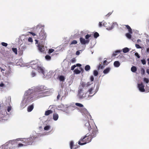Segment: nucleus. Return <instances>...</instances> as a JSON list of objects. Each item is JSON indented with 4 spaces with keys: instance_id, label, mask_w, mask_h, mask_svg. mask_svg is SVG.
Wrapping results in <instances>:
<instances>
[{
    "instance_id": "obj_6",
    "label": "nucleus",
    "mask_w": 149,
    "mask_h": 149,
    "mask_svg": "<svg viewBox=\"0 0 149 149\" xmlns=\"http://www.w3.org/2000/svg\"><path fill=\"white\" fill-rule=\"evenodd\" d=\"M36 66L37 67H34V66H31V67L35 69H37V70H38L39 72H40L42 74H44L45 72L43 68L40 66L39 65H37Z\"/></svg>"
},
{
    "instance_id": "obj_27",
    "label": "nucleus",
    "mask_w": 149,
    "mask_h": 149,
    "mask_svg": "<svg viewBox=\"0 0 149 149\" xmlns=\"http://www.w3.org/2000/svg\"><path fill=\"white\" fill-rule=\"evenodd\" d=\"M93 36L94 38H97L99 36V34L98 33L96 32L94 33Z\"/></svg>"
},
{
    "instance_id": "obj_31",
    "label": "nucleus",
    "mask_w": 149,
    "mask_h": 149,
    "mask_svg": "<svg viewBox=\"0 0 149 149\" xmlns=\"http://www.w3.org/2000/svg\"><path fill=\"white\" fill-rule=\"evenodd\" d=\"M50 127L49 125H47L45 126L44 128L45 130H48L49 129Z\"/></svg>"
},
{
    "instance_id": "obj_46",
    "label": "nucleus",
    "mask_w": 149,
    "mask_h": 149,
    "mask_svg": "<svg viewBox=\"0 0 149 149\" xmlns=\"http://www.w3.org/2000/svg\"><path fill=\"white\" fill-rule=\"evenodd\" d=\"M31 75L32 77H34L35 76L36 73L32 71L31 74Z\"/></svg>"
},
{
    "instance_id": "obj_58",
    "label": "nucleus",
    "mask_w": 149,
    "mask_h": 149,
    "mask_svg": "<svg viewBox=\"0 0 149 149\" xmlns=\"http://www.w3.org/2000/svg\"><path fill=\"white\" fill-rule=\"evenodd\" d=\"M76 55H79V54H80V52L79 51H77V52H76Z\"/></svg>"
},
{
    "instance_id": "obj_39",
    "label": "nucleus",
    "mask_w": 149,
    "mask_h": 149,
    "mask_svg": "<svg viewBox=\"0 0 149 149\" xmlns=\"http://www.w3.org/2000/svg\"><path fill=\"white\" fill-rule=\"evenodd\" d=\"M54 51V49H49L48 53L49 54H50L51 53H52Z\"/></svg>"
},
{
    "instance_id": "obj_15",
    "label": "nucleus",
    "mask_w": 149,
    "mask_h": 149,
    "mask_svg": "<svg viewBox=\"0 0 149 149\" xmlns=\"http://www.w3.org/2000/svg\"><path fill=\"white\" fill-rule=\"evenodd\" d=\"M111 68H110L108 67L106 69L104 70L103 71V73L104 74H107L109 73L110 70Z\"/></svg>"
},
{
    "instance_id": "obj_23",
    "label": "nucleus",
    "mask_w": 149,
    "mask_h": 149,
    "mask_svg": "<svg viewBox=\"0 0 149 149\" xmlns=\"http://www.w3.org/2000/svg\"><path fill=\"white\" fill-rule=\"evenodd\" d=\"M130 33H127L126 34V36L129 39H131L132 38V35Z\"/></svg>"
},
{
    "instance_id": "obj_44",
    "label": "nucleus",
    "mask_w": 149,
    "mask_h": 149,
    "mask_svg": "<svg viewBox=\"0 0 149 149\" xmlns=\"http://www.w3.org/2000/svg\"><path fill=\"white\" fill-rule=\"evenodd\" d=\"M76 66L75 65H72L71 67V70H73L74 68L76 67Z\"/></svg>"
},
{
    "instance_id": "obj_38",
    "label": "nucleus",
    "mask_w": 149,
    "mask_h": 149,
    "mask_svg": "<svg viewBox=\"0 0 149 149\" xmlns=\"http://www.w3.org/2000/svg\"><path fill=\"white\" fill-rule=\"evenodd\" d=\"M141 62H142V63L143 65H145L146 64V62L145 59H142L141 60Z\"/></svg>"
},
{
    "instance_id": "obj_21",
    "label": "nucleus",
    "mask_w": 149,
    "mask_h": 149,
    "mask_svg": "<svg viewBox=\"0 0 149 149\" xmlns=\"http://www.w3.org/2000/svg\"><path fill=\"white\" fill-rule=\"evenodd\" d=\"M129 51V49L127 47H125L123 49V52L124 53H126Z\"/></svg>"
},
{
    "instance_id": "obj_64",
    "label": "nucleus",
    "mask_w": 149,
    "mask_h": 149,
    "mask_svg": "<svg viewBox=\"0 0 149 149\" xmlns=\"http://www.w3.org/2000/svg\"><path fill=\"white\" fill-rule=\"evenodd\" d=\"M146 51L147 52L149 53V48H148L147 49Z\"/></svg>"
},
{
    "instance_id": "obj_8",
    "label": "nucleus",
    "mask_w": 149,
    "mask_h": 149,
    "mask_svg": "<svg viewBox=\"0 0 149 149\" xmlns=\"http://www.w3.org/2000/svg\"><path fill=\"white\" fill-rule=\"evenodd\" d=\"M79 40L81 43L82 45H85L86 44H88L90 42L89 40H86L82 37H80L79 38Z\"/></svg>"
},
{
    "instance_id": "obj_7",
    "label": "nucleus",
    "mask_w": 149,
    "mask_h": 149,
    "mask_svg": "<svg viewBox=\"0 0 149 149\" xmlns=\"http://www.w3.org/2000/svg\"><path fill=\"white\" fill-rule=\"evenodd\" d=\"M138 87L139 90L141 92H144L145 90L144 88L145 86L142 83L138 84Z\"/></svg>"
},
{
    "instance_id": "obj_26",
    "label": "nucleus",
    "mask_w": 149,
    "mask_h": 149,
    "mask_svg": "<svg viewBox=\"0 0 149 149\" xmlns=\"http://www.w3.org/2000/svg\"><path fill=\"white\" fill-rule=\"evenodd\" d=\"M93 88H91L88 90V92L89 93V95H91L93 94Z\"/></svg>"
},
{
    "instance_id": "obj_52",
    "label": "nucleus",
    "mask_w": 149,
    "mask_h": 149,
    "mask_svg": "<svg viewBox=\"0 0 149 149\" xmlns=\"http://www.w3.org/2000/svg\"><path fill=\"white\" fill-rule=\"evenodd\" d=\"M60 97V95L59 93L57 97V100H58L59 99Z\"/></svg>"
},
{
    "instance_id": "obj_62",
    "label": "nucleus",
    "mask_w": 149,
    "mask_h": 149,
    "mask_svg": "<svg viewBox=\"0 0 149 149\" xmlns=\"http://www.w3.org/2000/svg\"><path fill=\"white\" fill-rule=\"evenodd\" d=\"M147 73L149 74V69H147L146 70Z\"/></svg>"
},
{
    "instance_id": "obj_19",
    "label": "nucleus",
    "mask_w": 149,
    "mask_h": 149,
    "mask_svg": "<svg viewBox=\"0 0 149 149\" xmlns=\"http://www.w3.org/2000/svg\"><path fill=\"white\" fill-rule=\"evenodd\" d=\"M131 70L132 72H134L137 70V68L134 66H132L131 68Z\"/></svg>"
},
{
    "instance_id": "obj_43",
    "label": "nucleus",
    "mask_w": 149,
    "mask_h": 149,
    "mask_svg": "<svg viewBox=\"0 0 149 149\" xmlns=\"http://www.w3.org/2000/svg\"><path fill=\"white\" fill-rule=\"evenodd\" d=\"M120 51L119 50H117L115 52V53H113V55L114 56H116L117 55V54L116 53H120Z\"/></svg>"
},
{
    "instance_id": "obj_1",
    "label": "nucleus",
    "mask_w": 149,
    "mask_h": 149,
    "mask_svg": "<svg viewBox=\"0 0 149 149\" xmlns=\"http://www.w3.org/2000/svg\"><path fill=\"white\" fill-rule=\"evenodd\" d=\"M85 126L87 128L89 131L90 134L89 137L92 139L96 136L97 134L98 133L97 127L94 123L90 125L88 121H85L84 122Z\"/></svg>"
},
{
    "instance_id": "obj_63",
    "label": "nucleus",
    "mask_w": 149,
    "mask_h": 149,
    "mask_svg": "<svg viewBox=\"0 0 149 149\" xmlns=\"http://www.w3.org/2000/svg\"><path fill=\"white\" fill-rule=\"evenodd\" d=\"M111 13H108L107 14V15H106V16H107V17H108V16H109V15H111Z\"/></svg>"
},
{
    "instance_id": "obj_50",
    "label": "nucleus",
    "mask_w": 149,
    "mask_h": 149,
    "mask_svg": "<svg viewBox=\"0 0 149 149\" xmlns=\"http://www.w3.org/2000/svg\"><path fill=\"white\" fill-rule=\"evenodd\" d=\"M29 33H30L31 34H32V36H35L36 35V34H35L34 33H33V32H29Z\"/></svg>"
},
{
    "instance_id": "obj_25",
    "label": "nucleus",
    "mask_w": 149,
    "mask_h": 149,
    "mask_svg": "<svg viewBox=\"0 0 149 149\" xmlns=\"http://www.w3.org/2000/svg\"><path fill=\"white\" fill-rule=\"evenodd\" d=\"M93 74L94 76H96L98 75V72L97 70H95L93 71Z\"/></svg>"
},
{
    "instance_id": "obj_40",
    "label": "nucleus",
    "mask_w": 149,
    "mask_h": 149,
    "mask_svg": "<svg viewBox=\"0 0 149 149\" xmlns=\"http://www.w3.org/2000/svg\"><path fill=\"white\" fill-rule=\"evenodd\" d=\"M94 78L93 76H91L90 78V80L91 82L93 81H94Z\"/></svg>"
},
{
    "instance_id": "obj_12",
    "label": "nucleus",
    "mask_w": 149,
    "mask_h": 149,
    "mask_svg": "<svg viewBox=\"0 0 149 149\" xmlns=\"http://www.w3.org/2000/svg\"><path fill=\"white\" fill-rule=\"evenodd\" d=\"M33 104L32 105L29 106L27 108V111L29 112L31 111L33 109Z\"/></svg>"
},
{
    "instance_id": "obj_18",
    "label": "nucleus",
    "mask_w": 149,
    "mask_h": 149,
    "mask_svg": "<svg viewBox=\"0 0 149 149\" xmlns=\"http://www.w3.org/2000/svg\"><path fill=\"white\" fill-rule=\"evenodd\" d=\"M59 79L61 81H63L65 80V77L64 76L61 75L59 77Z\"/></svg>"
},
{
    "instance_id": "obj_30",
    "label": "nucleus",
    "mask_w": 149,
    "mask_h": 149,
    "mask_svg": "<svg viewBox=\"0 0 149 149\" xmlns=\"http://www.w3.org/2000/svg\"><path fill=\"white\" fill-rule=\"evenodd\" d=\"M105 23V22H104V23H103V24H102V22H100L99 24V26L100 27H101L103 25L104 26Z\"/></svg>"
},
{
    "instance_id": "obj_56",
    "label": "nucleus",
    "mask_w": 149,
    "mask_h": 149,
    "mask_svg": "<svg viewBox=\"0 0 149 149\" xmlns=\"http://www.w3.org/2000/svg\"><path fill=\"white\" fill-rule=\"evenodd\" d=\"M86 111V109L85 108H84L81 111V112H83L85 111Z\"/></svg>"
},
{
    "instance_id": "obj_55",
    "label": "nucleus",
    "mask_w": 149,
    "mask_h": 149,
    "mask_svg": "<svg viewBox=\"0 0 149 149\" xmlns=\"http://www.w3.org/2000/svg\"><path fill=\"white\" fill-rule=\"evenodd\" d=\"M81 86L83 87H85L86 84H85L84 83H83L82 84Z\"/></svg>"
},
{
    "instance_id": "obj_49",
    "label": "nucleus",
    "mask_w": 149,
    "mask_h": 149,
    "mask_svg": "<svg viewBox=\"0 0 149 149\" xmlns=\"http://www.w3.org/2000/svg\"><path fill=\"white\" fill-rule=\"evenodd\" d=\"M135 55L137 56L138 58H139L140 57V56L137 53H136L135 54Z\"/></svg>"
},
{
    "instance_id": "obj_51",
    "label": "nucleus",
    "mask_w": 149,
    "mask_h": 149,
    "mask_svg": "<svg viewBox=\"0 0 149 149\" xmlns=\"http://www.w3.org/2000/svg\"><path fill=\"white\" fill-rule=\"evenodd\" d=\"M24 145L22 143H19L18 144V147H21L23 146Z\"/></svg>"
},
{
    "instance_id": "obj_16",
    "label": "nucleus",
    "mask_w": 149,
    "mask_h": 149,
    "mask_svg": "<svg viewBox=\"0 0 149 149\" xmlns=\"http://www.w3.org/2000/svg\"><path fill=\"white\" fill-rule=\"evenodd\" d=\"M113 65L115 67H118L120 65V64L118 61H116L114 62Z\"/></svg>"
},
{
    "instance_id": "obj_22",
    "label": "nucleus",
    "mask_w": 149,
    "mask_h": 149,
    "mask_svg": "<svg viewBox=\"0 0 149 149\" xmlns=\"http://www.w3.org/2000/svg\"><path fill=\"white\" fill-rule=\"evenodd\" d=\"M74 73L76 74H79L81 72V71L78 69H76L74 71Z\"/></svg>"
},
{
    "instance_id": "obj_48",
    "label": "nucleus",
    "mask_w": 149,
    "mask_h": 149,
    "mask_svg": "<svg viewBox=\"0 0 149 149\" xmlns=\"http://www.w3.org/2000/svg\"><path fill=\"white\" fill-rule=\"evenodd\" d=\"M11 107H8L7 109L8 111L9 112L11 110Z\"/></svg>"
},
{
    "instance_id": "obj_9",
    "label": "nucleus",
    "mask_w": 149,
    "mask_h": 149,
    "mask_svg": "<svg viewBox=\"0 0 149 149\" xmlns=\"http://www.w3.org/2000/svg\"><path fill=\"white\" fill-rule=\"evenodd\" d=\"M38 49L41 52H44L45 48L44 46L42 44H39L38 45Z\"/></svg>"
},
{
    "instance_id": "obj_60",
    "label": "nucleus",
    "mask_w": 149,
    "mask_h": 149,
    "mask_svg": "<svg viewBox=\"0 0 149 149\" xmlns=\"http://www.w3.org/2000/svg\"><path fill=\"white\" fill-rule=\"evenodd\" d=\"M101 64H100L98 66L97 69L98 70H99L100 68Z\"/></svg>"
},
{
    "instance_id": "obj_42",
    "label": "nucleus",
    "mask_w": 149,
    "mask_h": 149,
    "mask_svg": "<svg viewBox=\"0 0 149 149\" xmlns=\"http://www.w3.org/2000/svg\"><path fill=\"white\" fill-rule=\"evenodd\" d=\"M28 41L29 42H33V39L31 38H29L28 39Z\"/></svg>"
},
{
    "instance_id": "obj_57",
    "label": "nucleus",
    "mask_w": 149,
    "mask_h": 149,
    "mask_svg": "<svg viewBox=\"0 0 149 149\" xmlns=\"http://www.w3.org/2000/svg\"><path fill=\"white\" fill-rule=\"evenodd\" d=\"M4 84L3 83L0 84V86L1 87H3L4 86Z\"/></svg>"
},
{
    "instance_id": "obj_3",
    "label": "nucleus",
    "mask_w": 149,
    "mask_h": 149,
    "mask_svg": "<svg viewBox=\"0 0 149 149\" xmlns=\"http://www.w3.org/2000/svg\"><path fill=\"white\" fill-rule=\"evenodd\" d=\"M78 93L77 96L78 98L79 99H83L84 98L88 96V97H91L93 95L95 94L94 93L93 95H90L87 94V92H84L83 88H79L78 91Z\"/></svg>"
},
{
    "instance_id": "obj_13",
    "label": "nucleus",
    "mask_w": 149,
    "mask_h": 149,
    "mask_svg": "<svg viewBox=\"0 0 149 149\" xmlns=\"http://www.w3.org/2000/svg\"><path fill=\"white\" fill-rule=\"evenodd\" d=\"M125 26L126 27L127 29L128 30V31L129 33H132L133 32L132 31V30L130 26H129L128 25H125Z\"/></svg>"
},
{
    "instance_id": "obj_59",
    "label": "nucleus",
    "mask_w": 149,
    "mask_h": 149,
    "mask_svg": "<svg viewBox=\"0 0 149 149\" xmlns=\"http://www.w3.org/2000/svg\"><path fill=\"white\" fill-rule=\"evenodd\" d=\"M79 69L82 72H83L84 71V69L81 67H80L79 68Z\"/></svg>"
},
{
    "instance_id": "obj_4",
    "label": "nucleus",
    "mask_w": 149,
    "mask_h": 149,
    "mask_svg": "<svg viewBox=\"0 0 149 149\" xmlns=\"http://www.w3.org/2000/svg\"><path fill=\"white\" fill-rule=\"evenodd\" d=\"M38 39L42 40V42L45 40L46 37V34L45 32L44 29L42 28L38 35H37Z\"/></svg>"
},
{
    "instance_id": "obj_28",
    "label": "nucleus",
    "mask_w": 149,
    "mask_h": 149,
    "mask_svg": "<svg viewBox=\"0 0 149 149\" xmlns=\"http://www.w3.org/2000/svg\"><path fill=\"white\" fill-rule=\"evenodd\" d=\"M12 50L15 54H17V49L16 48H12Z\"/></svg>"
},
{
    "instance_id": "obj_10",
    "label": "nucleus",
    "mask_w": 149,
    "mask_h": 149,
    "mask_svg": "<svg viewBox=\"0 0 149 149\" xmlns=\"http://www.w3.org/2000/svg\"><path fill=\"white\" fill-rule=\"evenodd\" d=\"M118 24L117 23L115 22L114 23H113V24L112 25H111V26H106V27H107L106 29L108 30H111L112 29L113 27L114 26H115L116 25H117Z\"/></svg>"
},
{
    "instance_id": "obj_37",
    "label": "nucleus",
    "mask_w": 149,
    "mask_h": 149,
    "mask_svg": "<svg viewBox=\"0 0 149 149\" xmlns=\"http://www.w3.org/2000/svg\"><path fill=\"white\" fill-rule=\"evenodd\" d=\"M91 37V35L89 34H87L85 36V38L86 39V40H88V38L89 37Z\"/></svg>"
},
{
    "instance_id": "obj_45",
    "label": "nucleus",
    "mask_w": 149,
    "mask_h": 149,
    "mask_svg": "<svg viewBox=\"0 0 149 149\" xmlns=\"http://www.w3.org/2000/svg\"><path fill=\"white\" fill-rule=\"evenodd\" d=\"M93 83L92 82H88L87 84V86H89L92 84Z\"/></svg>"
},
{
    "instance_id": "obj_54",
    "label": "nucleus",
    "mask_w": 149,
    "mask_h": 149,
    "mask_svg": "<svg viewBox=\"0 0 149 149\" xmlns=\"http://www.w3.org/2000/svg\"><path fill=\"white\" fill-rule=\"evenodd\" d=\"M149 88H148V89H147L148 87H146V91L147 92H149V87H148Z\"/></svg>"
},
{
    "instance_id": "obj_17",
    "label": "nucleus",
    "mask_w": 149,
    "mask_h": 149,
    "mask_svg": "<svg viewBox=\"0 0 149 149\" xmlns=\"http://www.w3.org/2000/svg\"><path fill=\"white\" fill-rule=\"evenodd\" d=\"M58 117V115L57 113H54L53 114V118L55 120H56Z\"/></svg>"
},
{
    "instance_id": "obj_47",
    "label": "nucleus",
    "mask_w": 149,
    "mask_h": 149,
    "mask_svg": "<svg viewBox=\"0 0 149 149\" xmlns=\"http://www.w3.org/2000/svg\"><path fill=\"white\" fill-rule=\"evenodd\" d=\"M71 61L72 63H74L76 61V60L75 59V58H73L71 60Z\"/></svg>"
},
{
    "instance_id": "obj_32",
    "label": "nucleus",
    "mask_w": 149,
    "mask_h": 149,
    "mask_svg": "<svg viewBox=\"0 0 149 149\" xmlns=\"http://www.w3.org/2000/svg\"><path fill=\"white\" fill-rule=\"evenodd\" d=\"M143 81L144 82H146V83H148L149 82V80L148 79L146 78H143Z\"/></svg>"
},
{
    "instance_id": "obj_41",
    "label": "nucleus",
    "mask_w": 149,
    "mask_h": 149,
    "mask_svg": "<svg viewBox=\"0 0 149 149\" xmlns=\"http://www.w3.org/2000/svg\"><path fill=\"white\" fill-rule=\"evenodd\" d=\"M135 47L137 49L141 48V47L138 44H136L135 45Z\"/></svg>"
},
{
    "instance_id": "obj_2",
    "label": "nucleus",
    "mask_w": 149,
    "mask_h": 149,
    "mask_svg": "<svg viewBox=\"0 0 149 149\" xmlns=\"http://www.w3.org/2000/svg\"><path fill=\"white\" fill-rule=\"evenodd\" d=\"M89 135L90 134H87L84 137L81 138L78 142V144L83 145L90 142L92 140V138H90Z\"/></svg>"
},
{
    "instance_id": "obj_34",
    "label": "nucleus",
    "mask_w": 149,
    "mask_h": 149,
    "mask_svg": "<svg viewBox=\"0 0 149 149\" xmlns=\"http://www.w3.org/2000/svg\"><path fill=\"white\" fill-rule=\"evenodd\" d=\"M31 65H32V66H34V67H37V65H39L38 63H33V62H32L31 63Z\"/></svg>"
},
{
    "instance_id": "obj_14",
    "label": "nucleus",
    "mask_w": 149,
    "mask_h": 149,
    "mask_svg": "<svg viewBox=\"0 0 149 149\" xmlns=\"http://www.w3.org/2000/svg\"><path fill=\"white\" fill-rule=\"evenodd\" d=\"M53 113V111L51 110H49L47 111H46L45 115V116H48L50 114L52 113Z\"/></svg>"
},
{
    "instance_id": "obj_53",
    "label": "nucleus",
    "mask_w": 149,
    "mask_h": 149,
    "mask_svg": "<svg viewBox=\"0 0 149 149\" xmlns=\"http://www.w3.org/2000/svg\"><path fill=\"white\" fill-rule=\"evenodd\" d=\"M104 67V64H103V65H101L100 69H102Z\"/></svg>"
},
{
    "instance_id": "obj_20",
    "label": "nucleus",
    "mask_w": 149,
    "mask_h": 149,
    "mask_svg": "<svg viewBox=\"0 0 149 149\" xmlns=\"http://www.w3.org/2000/svg\"><path fill=\"white\" fill-rule=\"evenodd\" d=\"M90 69V66L89 65H87L85 67V70L86 71L89 70Z\"/></svg>"
},
{
    "instance_id": "obj_36",
    "label": "nucleus",
    "mask_w": 149,
    "mask_h": 149,
    "mask_svg": "<svg viewBox=\"0 0 149 149\" xmlns=\"http://www.w3.org/2000/svg\"><path fill=\"white\" fill-rule=\"evenodd\" d=\"M141 73L142 74H144L145 73V70L143 68L141 69Z\"/></svg>"
},
{
    "instance_id": "obj_5",
    "label": "nucleus",
    "mask_w": 149,
    "mask_h": 149,
    "mask_svg": "<svg viewBox=\"0 0 149 149\" xmlns=\"http://www.w3.org/2000/svg\"><path fill=\"white\" fill-rule=\"evenodd\" d=\"M47 90V88L43 86H37L35 89L36 92H40V93H43L45 91Z\"/></svg>"
},
{
    "instance_id": "obj_35",
    "label": "nucleus",
    "mask_w": 149,
    "mask_h": 149,
    "mask_svg": "<svg viewBox=\"0 0 149 149\" xmlns=\"http://www.w3.org/2000/svg\"><path fill=\"white\" fill-rule=\"evenodd\" d=\"M1 44L3 46L6 47L8 45V44L7 43L4 42H2L1 43Z\"/></svg>"
},
{
    "instance_id": "obj_61",
    "label": "nucleus",
    "mask_w": 149,
    "mask_h": 149,
    "mask_svg": "<svg viewBox=\"0 0 149 149\" xmlns=\"http://www.w3.org/2000/svg\"><path fill=\"white\" fill-rule=\"evenodd\" d=\"M81 65L79 63H78L77 64L76 66H78V67H81Z\"/></svg>"
},
{
    "instance_id": "obj_24",
    "label": "nucleus",
    "mask_w": 149,
    "mask_h": 149,
    "mask_svg": "<svg viewBox=\"0 0 149 149\" xmlns=\"http://www.w3.org/2000/svg\"><path fill=\"white\" fill-rule=\"evenodd\" d=\"M75 105L76 106H77L78 107H84V106L81 103H75Z\"/></svg>"
},
{
    "instance_id": "obj_29",
    "label": "nucleus",
    "mask_w": 149,
    "mask_h": 149,
    "mask_svg": "<svg viewBox=\"0 0 149 149\" xmlns=\"http://www.w3.org/2000/svg\"><path fill=\"white\" fill-rule=\"evenodd\" d=\"M77 42L76 40H73L70 44V45H73L77 44Z\"/></svg>"
},
{
    "instance_id": "obj_11",
    "label": "nucleus",
    "mask_w": 149,
    "mask_h": 149,
    "mask_svg": "<svg viewBox=\"0 0 149 149\" xmlns=\"http://www.w3.org/2000/svg\"><path fill=\"white\" fill-rule=\"evenodd\" d=\"M70 149H76L77 147L74 144V142L71 141L70 143Z\"/></svg>"
},
{
    "instance_id": "obj_33",
    "label": "nucleus",
    "mask_w": 149,
    "mask_h": 149,
    "mask_svg": "<svg viewBox=\"0 0 149 149\" xmlns=\"http://www.w3.org/2000/svg\"><path fill=\"white\" fill-rule=\"evenodd\" d=\"M45 58L47 60H49L51 58V57L49 55H46L45 56Z\"/></svg>"
}]
</instances>
